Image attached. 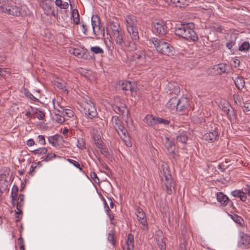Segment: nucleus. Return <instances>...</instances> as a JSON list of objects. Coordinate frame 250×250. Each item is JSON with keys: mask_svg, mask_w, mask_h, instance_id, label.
Instances as JSON below:
<instances>
[{"mask_svg": "<svg viewBox=\"0 0 250 250\" xmlns=\"http://www.w3.org/2000/svg\"><path fill=\"white\" fill-rule=\"evenodd\" d=\"M91 25L93 31L91 33H89V32L87 31V26L85 24H82L81 28L83 33L85 35L88 34L92 35V36L90 37L91 39L104 38V42L107 44L108 42H109V40H108V37H107L106 38L105 37L104 30L102 31L101 29L100 19L97 15H93L92 17Z\"/></svg>", "mask_w": 250, "mask_h": 250, "instance_id": "obj_1", "label": "nucleus"}, {"mask_svg": "<svg viewBox=\"0 0 250 250\" xmlns=\"http://www.w3.org/2000/svg\"><path fill=\"white\" fill-rule=\"evenodd\" d=\"M193 26L194 24L192 23L181 24L176 28L175 35L187 40L196 41L198 40V38L193 29Z\"/></svg>", "mask_w": 250, "mask_h": 250, "instance_id": "obj_2", "label": "nucleus"}, {"mask_svg": "<svg viewBox=\"0 0 250 250\" xmlns=\"http://www.w3.org/2000/svg\"><path fill=\"white\" fill-rule=\"evenodd\" d=\"M149 43L153 44L158 52L161 54L172 56L175 53L174 47L163 39L152 38L149 40Z\"/></svg>", "mask_w": 250, "mask_h": 250, "instance_id": "obj_3", "label": "nucleus"}, {"mask_svg": "<svg viewBox=\"0 0 250 250\" xmlns=\"http://www.w3.org/2000/svg\"><path fill=\"white\" fill-rule=\"evenodd\" d=\"M125 25L128 33L135 43L138 41L139 36L137 28V20L134 15H129L125 17Z\"/></svg>", "mask_w": 250, "mask_h": 250, "instance_id": "obj_4", "label": "nucleus"}, {"mask_svg": "<svg viewBox=\"0 0 250 250\" xmlns=\"http://www.w3.org/2000/svg\"><path fill=\"white\" fill-rule=\"evenodd\" d=\"M162 168L163 169L160 171V176L162 182L166 187L167 194L170 195L172 193V187L174 186L175 183L172 178L168 167L163 165Z\"/></svg>", "mask_w": 250, "mask_h": 250, "instance_id": "obj_5", "label": "nucleus"}, {"mask_svg": "<svg viewBox=\"0 0 250 250\" xmlns=\"http://www.w3.org/2000/svg\"><path fill=\"white\" fill-rule=\"evenodd\" d=\"M0 4H2L0 6V11L2 12L17 17L21 16V8L9 5L8 0H0Z\"/></svg>", "mask_w": 250, "mask_h": 250, "instance_id": "obj_6", "label": "nucleus"}, {"mask_svg": "<svg viewBox=\"0 0 250 250\" xmlns=\"http://www.w3.org/2000/svg\"><path fill=\"white\" fill-rule=\"evenodd\" d=\"M81 106L87 118L92 119L97 116L98 113L95 105L89 99H86L82 103Z\"/></svg>", "mask_w": 250, "mask_h": 250, "instance_id": "obj_7", "label": "nucleus"}, {"mask_svg": "<svg viewBox=\"0 0 250 250\" xmlns=\"http://www.w3.org/2000/svg\"><path fill=\"white\" fill-rule=\"evenodd\" d=\"M112 122L114 125V129L122 139L124 141H126L128 140V137L126 134L127 130L122 125H121V122L119 120L118 117L117 116L113 117Z\"/></svg>", "mask_w": 250, "mask_h": 250, "instance_id": "obj_8", "label": "nucleus"}, {"mask_svg": "<svg viewBox=\"0 0 250 250\" xmlns=\"http://www.w3.org/2000/svg\"><path fill=\"white\" fill-rule=\"evenodd\" d=\"M110 225L116 226L117 222L116 221V220L114 219V217L110 214ZM111 226H110V228ZM117 229L119 230V228L118 227H115L114 229L110 231V243L113 246V249L114 250H116V247L118 245V234L117 232Z\"/></svg>", "mask_w": 250, "mask_h": 250, "instance_id": "obj_9", "label": "nucleus"}, {"mask_svg": "<svg viewBox=\"0 0 250 250\" xmlns=\"http://www.w3.org/2000/svg\"><path fill=\"white\" fill-rule=\"evenodd\" d=\"M154 56V53L149 50L146 51L138 50L135 52L134 58L140 60L142 62L148 61L149 59H152Z\"/></svg>", "mask_w": 250, "mask_h": 250, "instance_id": "obj_10", "label": "nucleus"}, {"mask_svg": "<svg viewBox=\"0 0 250 250\" xmlns=\"http://www.w3.org/2000/svg\"><path fill=\"white\" fill-rule=\"evenodd\" d=\"M178 102L177 111L184 112L190 108V101L188 98L182 97L180 99H178Z\"/></svg>", "mask_w": 250, "mask_h": 250, "instance_id": "obj_11", "label": "nucleus"}, {"mask_svg": "<svg viewBox=\"0 0 250 250\" xmlns=\"http://www.w3.org/2000/svg\"><path fill=\"white\" fill-rule=\"evenodd\" d=\"M219 132L217 127H215L212 128L207 133H205L203 136V138L208 142H212L215 141L219 135Z\"/></svg>", "mask_w": 250, "mask_h": 250, "instance_id": "obj_12", "label": "nucleus"}, {"mask_svg": "<svg viewBox=\"0 0 250 250\" xmlns=\"http://www.w3.org/2000/svg\"><path fill=\"white\" fill-rule=\"evenodd\" d=\"M167 92L171 95L176 96L180 92V88L177 82H171L166 86Z\"/></svg>", "mask_w": 250, "mask_h": 250, "instance_id": "obj_13", "label": "nucleus"}, {"mask_svg": "<svg viewBox=\"0 0 250 250\" xmlns=\"http://www.w3.org/2000/svg\"><path fill=\"white\" fill-rule=\"evenodd\" d=\"M217 200L222 206H229L232 207L233 206V203L229 197L222 192H218L217 194Z\"/></svg>", "mask_w": 250, "mask_h": 250, "instance_id": "obj_14", "label": "nucleus"}, {"mask_svg": "<svg viewBox=\"0 0 250 250\" xmlns=\"http://www.w3.org/2000/svg\"><path fill=\"white\" fill-rule=\"evenodd\" d=\"M164 143L169 155L171 158H175L174 147L175 145L173 140L168 137H165Z\"/></svg>", "mask_w": 250, "mask_h": 250, "instance_id": "obj_15", "label": "nucleus"}, {"mask_svg": "<svg viewBox=\"0 0 250 250\" xmlns=\"http://www.w3.org/2000/svg\"><path fill=\"white\" fill-rule=\"evenodd\" d=\"M153 26L156 33L159 35H164L167 32V27L163 21H158L154 22Z\"/></svg>", "mask_w": 250, "mask_h": 250, "instance_id": "obj_16", "label": "nucleus"}, {"mask_svg": "<svg viewBox=\"0 0 250 250\" xmlns=\"http://www.w3.org/2000/svg\"><path fill=\"white\" fill-rule=\"evenodd\" d=\"M138 221L144 227L147 228V222L146 218V214L141 208L136 209L135 212Z\"/></svg>", "mask_w": 250, "mask_h": 250, "instance_id": "obj_17", "label": "nucleus"}, {"mask_svg": "<svg viewBox=\"0 0 250 250\" xmlns=\"http://www.w3.org/2000/svg\"><path fill=\"white\" fill-rule=\"evenodd\" d=\"M134 248V236L131 233H129L125 238V244L123 247L124 250H133Z\"/></svg>", "mask_w": 250, "mask_h": 250, "instance_id": "obj_18", "label": "nucleus"}, {"mask_svg": "<svg viewBox=\"0 0 250 250\" xmlns=\"http://www.w3.org/2000/svg\"><path fill=\"white\" fill-rule=\"evenodd\" d=\"M119 84H121V88L125 91H129L133 92L135 90L136 87V83H131L129 81H122L119 82Z\"/></svg>", "mask_w": 250, "mask_h": 250, "instance_id": "obj_19", "label": "nucleus"}, {"mask_svg": "<svg viewBox=\"0 0 250 250\" xmlns=\"http://www.w3.org/2000/svg\"><path fill=\"white\" fill-rule=\"evenodd\" d=\"M239 245L242 248L250 247V236L246 234L242 233L239 241Z\"/></svg>", "mask_w": 250, "mask_h": 250, "instance_id": "obj_20", "label": "nucleus"}, {"mask_svg": "<svg viewBox=\"0 0 250 250\" xmlns=\"http://www.w3.org/2000/svg\"><path fill=\"white\" fill-rule=\"evenodd\" d=\"M178 102L175 96L170 98L166 104V106L171 111H177Z\"/></svg>", "mask_w": 250, "mask_h": 250, "instance_id": "obj_21", "label": "nucleus"}, {"mask_svg": "<svg viewBox=\"0 0 250 250\" xmlns=\"http://www.w3.org/2000/svg\"><path fill=\"white\" fill-rule=\"evenodd\" d=\"M157 117L152 114H147L144 119V121L147 125L153 126L157 125Z\"/></svg>", "mask_w": 250, "mask_h": 250, "instance_id": "obj_22", "label": "nucleus"}, {"mask_svg": "<svg viewBox=\"0 0 250 250\" xmlns=\"http://www.w3.org/2000/svg\"><path fill=\"white\" fill-rule=\"evenodd\" d=\"M227 69V65L225 63H219L213 66L212 70L216 75H220L225 73Z\"/></svg>", "mask_w": 250, "mask_h": 250, "instance_id": "obj_23", "label": "nucleus"}, {"mask_svg": "<svg viewBox=\"0 0 250 250\" xmlns=\"http://www.w3.org/2000/svg\"><path fill=\"white\" fill-rule=\"evenodd\" d=\"M24 195L21 194L19 195L17 199V209L18 211H16V213H21L22 212V208L24 205Z\"/></svg>", "mask_w": 250, "mask_h": 250, "instance_id": "obj_24", "label": "nucleus"}, {"mask_svg": "<svg viewBox=\"0 0 250 250\" xmlns=\"http://www.w3.org/2000/svg\"><path fill=\"white\" fill-rule=\"evenodd\" d=\"M112 104V107L115 112H117L116 109L119 111H121V108L122 107V104L120 97L116 96L114 98Z\"/></svg>", "mask_w": 250, "mask_h": 250, "instance_id": "obj_25", "label": "nucleus"}, {"mask_svg": "<svg viewBox=\"0 0 250 250\" xmlns=\"http://www.w3.org/2000/svg\"><path fill=\"white\" fill-rule=\"evenodd\" d=\"M113 37L117 43L119 44H122L123 42V37L121 31H113Z\"/></svg>", "mask_w": 250, "mask_h": 250, "instance_id": "obj_26", "label": "nucleus"}, {"mask_svg": "<svg viewBox=\"0 0 250 250\" xmlns=\"http://www.w3.org/2000/svg\"><path fill=\"white\" fill-rule=\"evenodd\" d=\"M58 112L64 116L65 117L66 120V118H71L74 116V112L72 110L69 109H65L62 108V110H58Z\"/></svg>", "mask_w": 250, "mask_h": 250, "instance_id": "obj_27", "label": "nucleus"}, {"mask_svg": "<svg viewBox=\"0 0 250 250\" xmlns=\"http://www.w3.org/2000/svg\"><path fill=\"white\" fill-rule=\"evenodd\" d=\"M235 86L239 90L242 89L245 85V82L244 79L241 77H237L234 80Z\"/></svg>", "mask_w": 250, "mask_h": 250, "instance_id": "obj_28", "label": "nucleus"}, {"mask_svg": "<svg viewBox=\"0 0 250 250\" xmlns=\"http://www.w3.org/2000/svg\"><path fill=\"white\" fill-rule=\"evenodd\" d=\"M69 52L79 58H82L84 55L83 50L82 49L77 48L70 49L69 50Z\"/></svg>", "mask_w": 250, "mask_h": 250, "instance_id": "obj_29", "label": "nucleus"}, {"mask_svg": "<svg viewBox=\"0 0 250 250\" xmlns=\"http://www.w3.org/2000/svg\"><path fill=\"white\" fill-rule=\"evenodd\" d=\"M110 29L112 30V31H117L120 29L118 21L115 18H113L112 19H110Z\"/></svg>", "mask_w": 250, "mask_h": 250, "instance_id": "obj_30", "label": "nucleus"}, {"mask_svg": "<svg viewBox=\"0 0 250 250\" xmlns=\"http://www.w3.org/2000/svg\"><path fill=\"white\" fill-rule=\"evenodd\" d=\"M53 119L57 123L59 124H62L65 121L66 118L65 117H64V116H63L59 112L58 113H55L53 116Z\"/></svg>", "mask_w": 250, "mask_h": 250, "instance_id": "obj_31", "label": "nucleus"}, {"mask_svg": "<svg viewBox=\"0 0 250 250\" xmlns=\"http://www.w3.org/2000/svg\"><path fill=\"white\" fill-rule=\"evenodd\" d=\"M60 137V135L56 134L53 136H49L48 137V140L50 144L52 146H55L58 145V140Z\"/></svg>", "mask_w": 250, "mask_h": 250, "instance_id": "obj_32", "label": "nucleus"}, {"mask_svg": "<svg viewBox=\"0 0 250 250\" xmlns=\"http://www.w3.org/2000/svg\"><path fill=\"white\" fill-rule=\"evenodd\" d=\"M32 111H33L34 114L37 115V118L40 120H43L45 117V113L44 111H43L40 108H36L35 110H33L32 108Z\"/></svg>", "mask_w": 250, "mask_h": 250, "instance_id": "obj_33", "label": "nucleus"}, {"mask_svg": "<svg viewBox=\"0 0 250 250\" xmlns=\"http://www.w3.org/2000/svg\"><path fill=\"white\" fill-rule=\"evenodd\" d=\"M250 48V44L248 42H243L241 45L239 46L238 50L241 52H247Z\"/></svg>", "mask_w": 250, "mask_h": 250, "instance_id": "obj_34", "label": "nucleus"}, {"mask_svg": "<svg viewBox=\"0 0 250 250\" xmlns=\"http://www.w3.org/2000/svg\"><path fill=\"white\" fill-rule=\"evenodd\" d=\"M22 93L27 98L30 99L32 101H39V99L33 96L32 94L26 88L23 89Z\"/></svg>", "mask_w": 250, "mask_h": 250, "instance_id": "obj_35", "label": "nucleus"}, {"mask_svg": "<svg viewBox=\"0 0 250 250\" xmlns=\"http://www.w3.org/2000/svg\"><path fill=\"white\" fill-rule=\"evenodd\" d=\"M176 139L177 141L183 144H185L188 140V137L184 133H179V134L177 135Z\"/></svg>", "mask_w": 250, "mask_h": 250, "instance_id": "obj_36", "label": "nucleus"}, {"mask_svg": "<svg viewBox=\"0 0 250 250\" xmlns=\"http://www.w3.org/2000/svg\"><path fill=\"white\" fill-rule=\"evenodd\" d=\"M47 152V149L46 147H41L37 149H35L32 151V152L38 156H40L42 155L45 154Z\"/></svg>", "mask_w": 250, "mask_h": 250, "instance_id": "obj_37", "label": "nucleus"}, {"mask_svg": "<svg viewBox=\"0 0 250 250\" xmlns=\"http://www.w3.org/2000/svg\"><path fill=\"white\" fill-rule=\"evenodd\" d=\"M57 157L56 155L53 153H50L47 154L45 157L41 158L42 161L48 162L52 160Z\"/></svg>", "mask_w": 250, "mask_h": 250, "instance_id": "obj_38", "label": "nucleus"}, {"mask_svg": "<svg viewBox=\"0 0 250 250\" xmlns=\"http://www.w3.org/2000/svg\"><path fill=\"white\" fill-rule=\"evenodd\" d=\"M48 0H38L40 5L43 9H51V5L47 2Z\"/></svg>", "mask_w": 250, "mask_h": 250, "instance_id": "obj_39", "label": "nucleus"}, {"mask_svg": "<svg viewBox=\"0 0 250 250\" xmlns=\"http://www.w3.org/2000/svg\"><path fill=\"white\" fill-rule=\"evenodd\" d=\"M19 191L18 187L16 186H13L11 190V197L12 199L17 198L18 192Z\"/></svg>", "mask_w": 250, "mask_h": 250, "instance_id": "obj_40", "label": "nucleus"}, {"mask_svg": "<svg viewBox=\"0 0 250 250\" xmlns=\"http://www.w3.org/2000/svg\"><path fill=\"white\" fill-rule=\"evenodd\" d=\"M170 121L167 119H163L158 117L157 124H162L164 126L167 125L169 124Z\"/></svg>", "mask_w": 250, "mask_h": 250, "instance_id": "obj_41", "label": "nucleus"}, {"mask_svg": "<svg viewBox=\"0 0 250 250\" xmlns=\"http://www.w3.org/2000/svg\"><path fill=\"white\" fill-rule=\"evenodd\" d=\"M67 161L69 162L70 164H71L72 165H73L74 167H76L78 168L80 170H82V168L81 166V165L80 164L74 160H73V159H67Z\"/></svg>", "mask_w": 250, "mask_h": 250, "instance_id": "obj_42", "label": "nucleus"}, {"mask_svg": "<svg viewBox=\"0 0 250 250\" xmlns=\"http://www.w3.org/2000/svg\"><path fill=\"white\" fill-rule=\"evenodd\" d=\"M77 146L78 148L82 149H84L85 147V142L83 139L79 138L77 140Z\"/></svg>", "mask_w": 250, "mask_h": 250, "instance_id": "obj_43", "label": "nucleus"}, {"mask_svg": "<svg viewBox=\"0 0 250 250\" xmlns=\"http://www.w3.org/2000/svg\"><path fill=\"white\" fill-rule=\"evenodd\" d=\"M231 218L235 222H236L237 224H242L243 220L240 216H238L237 214L231 215Z\"/></svg>", "mask_w": 250, "mask_h": 250, "instance_id": "obj_44", "label": "nucleus"}, {"mask_svg": "<svg viewBox=\"0 0 250 250\" xmlns=\"http://www.w3.org/2000/svg\"><path fill=\"white\" fill-rule=\"evenodd\" d=\"M94 140L95 145L98 148H100L103 146L102 141L100 139V138H99L98 136L94 137Z\"/></svg>", "mask_w": 250, "mask_h": 250, "instance_id": "obj_45", "label": "nucleus"}, {"mask_svg": "<svg viewBox=\"0 0 250 250\" xmlns=\"http://www.w3.org/2000/svg\"><path fill=\"white\" fill-rule=\"evenodd\" d=\"M236 37H235L234 39H232L231 40L229 41V42H227L226 46L228 49L231 50L233 46L235 45L236 43Z\"/></svg>", "mask_w": 250, "mask_h": 250, "instance_id": "obj_46", "label": "nucleus"}, {"mask_svg": "<svg viewBox=\"0 0 250 250\" xmlns=\"http://www.w3.org/2000/svg\"><path fill=\"white\" fill-rule=\"evenodd\" d=\"M37 142L42 145H45L46 144L45 139L44 136L40 135L37 138Z\"/></svg>", "mask_w": 250, "mask_h": 250, "instance_id": "obj_47", "label": "nucleus"}, {"mask_svg": "<svg viewBox=\"0 0 250 250\" xmlns=\"http://www.w3.org/2000/svg\"><path fill=\"white\" fill-rule=\"evenodd\" d=\"M56 86L58 87L60 89L62 90V91H67V88L65 86V84L64 83H61L59 82H57L56 84Z\"/></svg>", "mask_w": 250, "mask_h": 250, "instance_id": "obj_48", "label": "nucleus"}, {"mask_svg": "<svg viewBox=\"0 0 250 250\" xmlns=\"http://www.w3.org/2000/svg\"><path fill=\"white\" fill-rule=\"evenodd\" d=\"M90 176L91 179L93 180V182L96 183H99L100 180L99 178L97 177L96 173L95 172H91Z\"/></svg>", "mask_w": 250, "mask_h": 250, "instance_id": "obj_49", "label": "nucleus"}, {"mask_svg": "<svg viewBox=\"0 0 250 250\" xmlns=\"http://www.w3.org/2000/svg\"><path fill=\"white\" fill-rule=\"evenodd\" d=\"M90 49L92 52H93L95 54H100L103 52L102 49L99 46L91 47Z\"/></svg>", "mask_w": 250, "mask_h": 250, "instance_id": "obj_50", "label": "nucleus"}, {"mask_svg": "<svg viewBox=\"0 0 250 250\" xmlns=\"http://www.w3.org/2000/svg\"><path fill=\"white\" fill-rule=\"evenodd\" d=\"M242 190H235L231 192V194L234 197L239 198L240 194H242Z\"/></svg>", "mask_w": 250, "mask_h": 250, "instance_id": "obj_51", "label": "nucleus"}, {"mask_svg": "<svg viewBox=\"0 0 250 250\" xmlns=\"http://www.w3.org/2000/svg\"><path fill=\"white\" fill-rule=\"evenodd\" d=\"M102 200H103V203L104 205V208L105 209V211L107 213V215L109 216V208L108 206V204H107V202H106L104 198H103Z\"/></svg>", "mask_w": 250, "mask_h": 250, "instance_id": "obj_52", "label": "nucleus"}, {"mask_svg": "<svg viewBox=\"0 0 250 250\" xmlns=\"http://www.w3.org/2000/svg\"><path fill=\"white\" fill-rule=\"evenodd\" d=\"M100 149L102 153L107 157L109 155L107 149L105 147H104L103 146H102V148H100Z\"/></svg>", "mask_w": 250, "mask_h": 250, "instance_id": "obj_53", "label": "nucleus"}, {"mask_svg": "<svg viewBox=\"0 0 250 250\" xmlns=\"http://www.w3.org/2000/svg\"><path fill=\"white\" fill-rule=\"evenodd\" d=\"M239 198L243 202L246 201L247 199V197L246 194V193H245L243 191H242V194H240Z\"/></svg>", "mask_w": 250, "mask_h": 250, "instance_id": "obj_54", "label": "nucleus"}, {"mask_svg": "<svg viewBox=\"0 0 250 250\" xmlns=\"http://www.w3.org/2000/svg\"><path fill=\"white\" fill-rule=\"evenodd\" d=\"M240 63V62L239 60H238L237 59H234V60L233 61V65L234 67H238L239 66Z\"/></svg>", "mask_w": 250, "mask_h": 250, "instance_id": "obj_55", "label": "nucleus"}, {"mask_svg": "<svg viewBox=\"0 0 250 250\" xmlns=\"http://www.w3.org/2000/svg\"><path fill=\"white\" fill-rule=\"evenodd\" d=\"M244 191L246 194H247L249 196H250V186L247 185L246 187L244 188Z\"/></svg>", "mask_w": 250, "mask_h": 250, "instance_id": "obj_56", "label": "nucleus"}, {"mask_svg": "<svg viewBox=\"0 0 250 250\" xmlns=\"http://www.w3.org/2000/svg\"><path fill=\"white\" fill-rule=\"evenodd\" d=\"M79 13L78 11H77V17L73 18V21L76 24H78L80 23V19L79 18Z\"/></svg>", "mask_w": 250, "mask_h": 250, "instance_id": "obj_57", "label": "nucleus"}, {"mask_svg": "<svg viewBox=\"0 0 250 250\" xmlns=\"http://www.w3.org/2000/svg\"><path fill=\"white\" fill-rule=\"evenodd\" d=\"M26 144L28 146H31L35 144V142L33 139H30L27 141Z\"/></svg>", "mask_w": 250, "mask_h": 250, "instance_id": "obj_58", "label": "nucleus"}, {"mask_svg": "<svg viewBox=\"0 0 250 250\" xmlns=\"http://www.w3.org/2000/svg\"><path fill=\"white\" fill-rule=\"evenodd\" d=\"M18 242L20 246H24V240H23V239L21 237H20L18 239Z\"/></svg>", "mask_w": 250, "mask_h": 250, "instance_id": "obj_59", "label": "nucleus"}, {"mask_svg": "<svg viewBox=\"0 0 250 250\" xmlns=\"http://www.w3.org/2000/svg\"><path fill=\"white\" fill-rule=\"evenodd\" d=\"M62 0H55L56 5L60 8L62 6Z\"/></svg>", "mask_w": 250, "mask_h": 250, "instance_id": "obj_60", "label": "nucleus"}, {"mask_svg": "<svg viewBox=\"0 0 250 250\" xmlns=\"http://www.w3.org/2000/svg\"><path fill=\"white\" fill-rule=\"evenodd\" d=\"M68 3L67 2H62V6L60 7L61 9H67L68 8Z\"/></svg>", "mask_w": 250, "mask_h": 250, "instance_id": "obj_61", "label": "nucleus"}, {"mask_svg": "<svg viewBox=\"0 0 250 250\" xmlns=\"http://www.w3.org/2000/svg\"><path fill=\"white\" fill-rule=\"evenodd\" d=\"M36 167V166H34L33 165H32L30 167V169L28 172V173L29 174H32V173L34 171V170Z\"/></svg>", "mask_w": 250, "mask_h": 250, "instance_id": "obj_62", "label": "nucleus"}, {"mask_svg": "<svg viewBox=\"0 0 250 250\" xmlns=\"http://www.w3.org/2000/svg\"><path fill=\"white\" fill-rule=\"evenodd\" d=\"M218 168L220 169L221 171L224 172L225 171V168L223 167L222 164H219L218 166Z\"/></svg>", "mask_w": 250, "mask_h": 250, "instance_id": "obj_63", "label": "nucleus"}, {"mask_svg": "<svg viewBox=\"0 0 250 250\" xmlns=\"http://www.w3.org/2000/svg\"><path fill=\"white\" fill-rule=\"evenodd\" d=\"M25 115L28 118H30L31 117V113L30 112L28 111L25 113Z\"/></svg>", "mask_w": 250, "mask_h": 250, "instance_id": "obj_64", "label": "nucleus"}]
</instances>
